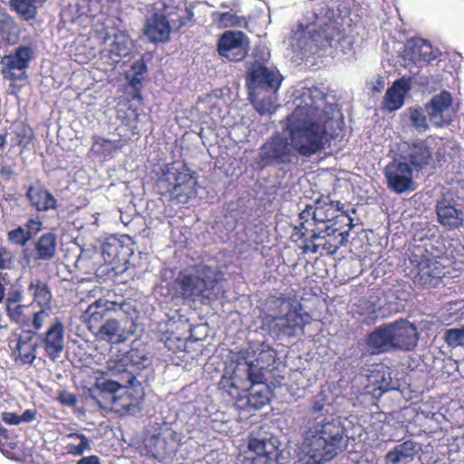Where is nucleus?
Returning a JSON list of instances; mask_svg holds the SVG:
<instances>
[{"mask_svg":"<svg viewBox=\"0 0 464 464\" xmlns=\"http://www.w3.org/2000/svg\"><path fill=\"white\" fill-rule=\"evenodd\" d=\"M347 437L344 425L329 396L321 391L312 400L306 418L304 445L314 464L332 460L342 452Z\"/></svg>","mask_w":464,"mask_h":464,"instance_id":"nucleus-1","label":"nucleus"},{"mask_svg":"<svg viewBox=\"0 0 464 464\" xmlns=\"http://www.w3.org/2000/svg\"><path fill=\"white\" fill-rule=\"evenodd\" d=\"M340 201H333L329 197L320 196L314 204H308L299 213V224L295 226L292 234L293 240L301 241V248L304 253H316L318 246L314 240L323 238V229L318 227L319 224L334 220L336 213L340 211Z\"/></svg>","mask_w":464,"mask_h":464,"instance_id":"nucleus-2","label":"nucleus"},{"mask_svg":"<svg viewBox=\"0 0 464 464\" xmlns=\"http://www.w3.org/2000/svg\"><path fill=\"white\" fill-rule=\"evenodd\" d=\"M156 187L161 196H169L177 203L187 204L197 196L198 179L186 163L171 162L160 169Z\"/></svg>","mask_w":464,"mask_h":464,"instance_id":"nucleus-3","label":"nucleus"},{"mask_svg":"<svg viewBox=\"0 0 464 464\" xmlns=\"http://www.w3.org/2000/svg\"><path fill=\"white\" fill-rule=\"evenodd\" d=\"M288 134L294 152L305 158L324 150L328 142L326 125L317 121L290 125Z\"/></svg>","mask_w":464,"mask_h":464,"instance_id":"nucleus-4","label":"nucleus"},{"mask_svg":"<svg viewBox=\"0 0 464 464\" xmlns=\"http://www.w3.org/2000/svg\"><path fill=\"white\" fill-rule=\"evenodd\" d=\"M312 12L314 15L312 42L320 49L331 46L340 32L333 0H312Z\"/></svg>","mask_w":464,"mask_h":464,"instance_id":"nucleus-5","label":"nucleus"},{"mask_svg":"<svg viewBox=\"0 0 464 464\" xmlns=\"http://www.w3.org/2000/svg\"><path fill=\"white\" fill-rule=\"evenodd\" d=\"M443 268L430 252L420 248L409 257L406 275L415 285L436 286L445 274Z\"/></svg>","mask_w":464,"mask_h":464,"instance_id":"nucleus-6","label":"nucleus"},{"mask_svg":"<svg viewBox=\"0 0 464 464\" xmlns=\"http://www.w3.org/2000/svg\"><path fill=\"white\" fill-rule=\"evenodd\" d=\"M296 154L294 152L289 140L279 133L269 137L260 147L258 160L262 167L275 165H289L294 163Z\"/></svg>","mask_w":464,"mask_h":464,"instance_id":"nucleus-7","label":"nucleus"},{"mask_svg":"<svg viewBox=\"0 0 464 464\" xmlns=\"http://www.w3.org/2000/svg\"><path fill=\"white\" fill-rule=\"evenodd\" d=\"M256 352L251 348L242 349L238 352V358L244 360L247 366V379L252 384H263L266 381L265 372L272 366L276 360V351L268 344L261 343L254 361H248L250 355Z\"/></svg>","mask_w":464,"mask_h":464,"instance_id":"nucleus-8","label":"nucleus"},{"mask_svg":"<svg viewBox=\"0 0 464 464\" xmlns=\"http://www.w3.org/2000/svg\"><path fill=\"white\" fill-rule=\"evenodd\" d=\"M111 363V369L127 373V382L132 384L136 381L135 372L150 367L152 360L145 344L136 346L133 343L127 353L117 356Z\"/></svg>","mask_w":464,"mask_h":464,"instance_id":"nucleus-9","label":"nucleus"},{"mask_svg":"<svg viewBox=\"0 0 464 464\" xmlns=\"http://www.w3.org/2000/svg\"><path fill=\"white\" fill-rule=\"evenodd\" d=\"M34 59V50L29 45H20L1 61V74L13 83L27 79L26 70Z\"/></svg>","mask_w":464,"mask_h":464,"instance_id":"nucleus-10","label":"nucleus"},{"mask_svg":"<svg viewBox=\"0 0 464 464\" xmlns=\"http://www.w3.org/2000/svg\"><path fill=\"white\" fill-rule=\"evenodd\" d=\"M414 170L415 169L408 162L398 159L392 160L386 165L383 171L387 187L396 194L415 190Z\"/></svg>","mask_w":464,"mask_h":464,"instance_id":"nucleus-11","label":"nucleus"},{"mask_svg":"<svg viewBox=\"0 0 464 464\" xmlns=\"http://www.w3.org/2000/svg\"><path fill=\"white\" fill-rule=\"evenodd\" d=\"M218 54L229 62H240L246 58L249 49V40L241 31H226L218 41Z\"/></svg>","mask_w":464,"mask_h":464,"instance_id":"nucleus-12","label":"nucleus"},{"mask_svg":"<svg viewBox=\"0 0 464 464\" xmlns=\"http://www.w3.org/2000/svg\"><path fill=\"white\" fill-rule=\"evenodd\" d=\"M425 105L429 121L436 128L450 125L456 116L453 99L448 91H441L439 94L432 96Z\"/></svg>","mask_w":464,"mask_h":464,"instance_id":"nucleus-13","label":"nucleus"},{"mask_svg":"<svg viewBox=\"0 0 464 464\" xmlns=\"http://www.w3.org/2000/svg\"><path fill=\"white\" fill-rule=\"evenodd\" d=\"M39 347L44 350L46 356L55 361L64 349L65 326L63 321L55 317L44 333L38 334Z\"/></svg>","mask_w":464,"mask_h":464,"instance_id":"nucleus-14","label":"nucleus"},{"mask_svg":"<svg viewBox=\"0 0 464 464\" xmlns=\"http://www.w3.org/2000/svg\"><path fill=\"white\" fill-rule=\"evenodd\" d=\"M136 331V324L134 320L128 316L121 318H108L99 327L97 335L101 340L112 343H124Z\"/></svg>","mask_w":464,"mask_h":464,"instance_id":"nucleus-15","label":"nucleus"},{"mask_svg":"<svg viewBox=\"0 0 464 464\" xmlns=\"http://www.w3.org/2000/svg\"><path fill=\"white\" fill-rule=\"evenodd\" d=\"M247 448L249 451L255 453L250 464H282L280 462L282 450H279V441L276 437L260 439L250 436Z\"/></svg>","mask_w":464,"mask_h":464,"instance_id":"nucleus-16","label":"nucleus"},{"mask_svg":"<svg viewBox=\"0 0 464 464\" xmlns=\"http://www.w3.org/2000/svg\"><path fill=\"white\" fill-rule=\"evenodd\" d=\"M161 7L158 9L168 19L175 31L190 27L195 24L192 6H187L183 0H161Z\"/></svg>","mask_w":464,"mask_h":464,"instance_id":"nucleus-17","label":"nucleus"},{"mask_svg":"<svg viewBox=\"0 0 464 464\" xmlns=\"http://www.w3.org/2000/svg\"><path fill=\"white\" fill-rule=\"evenodd\" d=\"M392 350L411 351L418 342L417 328L406 320L389 324Z\"/></svg>","mask_w":464,"mask_h":464,"instance_id":"nucleus-18","label":"nucleus"},{"mask_svg":"<svg viewBox=\"0 0 464 464\" xmlns=\"http://www.w3.org/2000/svg\"><path fill=\"white\" fill-rule=\"evenodd\" d=\"M118 382L112 380H104L97 382L93 386L87 388L83 392L86 401H91L100 409H110L112 411L114 403V394H117Z\"/></svg>","mask_w":464,"mask_h":464,"instance_id":"nucleus-19","label":"nucleus"},{"mask_svg":"<svg viewBox=\"0 0 464 464\" xmlns=\"http://www.w3.org/2000/svg\"><path fill=\"white\" fill-rule=\"evenodd\" d=\"M402 57L413 64L422 67L436 59L432 45L426 40L414 37L408 39L404 44Z\"/></svg>","mask_w":464,"mask_h":464,"instance_id":"nucleus-20","label":"nucleus"},{"mask_svg":"<svg viewBox=\"0 0 464 464\" xmlns=\"http://www.w3.org/2000/svg\"><path fill=\"white\" fill-rule=\"evenodd\" d=\"M249 77L256 88L270 92L272 95H276L283 81V76L278 71L270 70L262 64L254 66Z\"/></svg>","mask_w":464,"mask_h":464,"instance_id":"nucleus-21","label":"nucleus"},{"mask_svg":"<svg viewBox=\"0 0 464 464\" xmlns=\"http://www.w3.org/2000/svg\"><path fill=\"white\" fill-rule=\"evenodd\" d=\"M433 150L430 146V138L413 140L407 150L409 164L420 171L426 168L432 160Z\"/></svg>","mask_w":464,"mask_h":464,"instance_id":"nucleus-22","label":"nucleus"},{"mask_svg":"<svg viewBox=\"0 0 464 464\" xmlns=\"http://www.w3.org/2000/svg\"><path fill=\"white\" fill-rule=\"evenodd\" d=\"M57 236L53 232L42 234L34 242V248L24 249V255L34 261H49L56 252Z\"/></svg>","mask_w":464,"mask_h":464,"instance_id":"nucleus-23","label":"nucleus"},{"mask_svg":"<svg viewBox=\"0 0 464 464\" xmlns=\"http://www.w3.org/2000/svg\"><path fill=\"white\" fill-rule=\"evenodd\" d=\"M29 206L37 212L46 213L58 209V200L53 193L43 186L28 187L25 192Z\"/></svg>","mask_w":464,"mask_h":464,"instance_id":"nucleus-24","label":"nucleus"},{"mask_svg":"<svg viewBox=\"0 0 464 464\" xmlns=\"http://www.w3.org/2000/svg\"><path fill=\"white\" fill-rule=\"evenodd\" d=\"M141 98L134 96L132 99L124 98L118 102L116 117L121 124L129 127L132 133L138 131V120L140 114Z\"/></svg>","mask_w":464,"mask_h":464,"instance_id":"nucleus-25","label":"nucleus"},{"mask_svg":"<svg viewBox=\"0 0 464 464\" xmlns=\"http://www.w3.org/2000/svg\"><path fill=\"white\" fill-rule=\"evenodd\" d=\"M436 215L438 222L448 230L459 228L463 225V211L445 198L437 202Z\"/></svg>","mask_w":464,"mask_h":464,"instance_id":"nucleus-26","label":"nucleus"},{"mask_svg":"<svg viewBox=\"0 0 464 464\" xmlns=\"http://www.w3.org/2000/svg\"><path fill=\"white\" fill-rule=\"evenodd\" d=\"M411 79L401 77L396 80L386 91L383 97V106L390 111L401 108L404 104L405 96L411 91Z\"/></svg>","mask_w":464,"mask_h":464,"instance_id":"nucleus-27","label":"nucleus"},{"mask_svg":"<svg viewBox=\"0 0 464 464\" xmlns=\"http://www.w3.org/2000/svg\"><path fill=\"white\" fill-rule=\"evenodd\" d=\"M171 25L160 11L154 13L144 27V34L151 43H165L169 40Z\"/></svg>","mask_w":464,"mask_h":464,"instance_id":"nucleus-28","label":"nucleus"},{"mask_svg":"<svg viewBox=\"0 0 464 464\" xmlns=\"http://www.w3.org/2000/svg\"><path fill=\"white\" fill-rule=\"evenodd\" d=\"M283 317L279 318L272 328L276 330L278 334L293 337L297 334L298 331L304 330L306 322L304 314L295 305Z\"/></svg>","mask_w":464,"mask_h":464,"instance_id":"nucleus-29","label":"nucleus"},{"mask_svg":"<svg viewBox=\"0 0 464 464\" xmlns=\"http://www.w3.org/2000/svg\"><path fill=\"white\" fill-rule=\"evenodd\" d=\"M44 227V223L38 218H30L24 227L18 226L7 233V240L17 246H25L27 243Z\"/></svg>","mask_w":464,"mask_h":464,"instance_id":"nucleus-30","label":"nucleus"},{"mask_svg":"<svg viewBox=\"0 0 464 464\" xmlns=\"http://www.w3.org/2000/svg\"><path fill=\"white\" fill-rule=\"evenodd\" d=\"M92 140L89 154L103 160H111L125 145L121 139L111 140L98 134L92 135Z\"/></svg>","mask_w":464,"mask_h":464,"instance_id":"nucleus-31","label":"nucleus"},{"mask_svg":"<svg viewBox=\"0 0 464 464\" xmlns=\"http://www.w3.org/2000/svg\"><path fill=\"white\" fill-rule=\"evenodd\" d=\"M116 304L105 299H98L92 303L84 313L85 321L91 331L99 332V327L107 318L110 311L114 309Z\"/></svg>","mask_w":464,"mask_h":464,"instance_id":"nucleus-32","label":"nucleus"},{"mask_svg":"<svg viewBox=\"0 0 464 464\" xmlns=\"http://www.w3.org/2000/svg\"><path fill=\"white\" fill-rule=\"evenodd\" d=\"M295 306L289 297L285 295H270L267 297L265 308L266 321L272 327L279 318L283 317L289 310Z\"/></svg>","mask_w":464,"mask_h":464,"instance_id":"nucleus-33","label":"nucleus"},{"mask_svg":"<svg viewBox=\"0 0 464 464\" xmlns=\"http://www.w3.org/2000/svg\"><path fill=\"white\" fill-rule=\"evenodd\" d=\"M176 285L183 297L205 296L208 289L207 281L197 275L180 273L176 279Z\"/></svg>","mask_w":464,"mask_h":464,"instance_id":"nucleus-34","label":"nucleus"},{"mask_svg":"<svg viewBox=\"0 0 464 464\" xmlns=\"http://www.w3.org/2000/svg\"><path fill=\"white\" fill-rule=\"evenodd\" d=\"M11 148L19 147L22 151L29 150L30 145L36 140L34 129L24 121L16 120L11 125Z\"/></svg>","mask_w":464,"mask_h":464,"instance_id":"nucleus-35","label":"nucleus"},{"mask_svg":"<svg viewBox=\"0 0 464 464\" xmlns=\"http://www.w3.org/2000/svg\"><path fill=\"white\" fill-rule=\"evenodd\" d=\"M114 403H112V411L115 412H127L135 408L142 394H135L133 383L130 386L121 385L118 382L117 394H114Z\"/></svg>","mask_w":464,"mask_h":464,"instance_id":"nucleus-36","label":"nucleus"},{"mask_svg":"<svg viewBox=\"0 0 464 464\" xmlns=\"http://www.w3.org/2000/svg\"><path fill=\"white\" fill-rule=\"evenodd\" d=\"M366 344L372 354H379L392 350L389 324L379 326L368 334Z\"/></svg>","mask_w":464,"mask_h":464,"instance_id":"nucleus-37","label":"nucleus"},{"mask_svg":"<svg viewBox=\"0 0 464 464\" xmlns=\"http://www.w3.org/2000/svg\"><path fill=\"white\" fill-rule=\"evenodd\" d=\"M420 450L419 444L411 440L400 443L386 454V464L410 462L418 454Z\"/></svg>","mask_w":464,"mask_h":464,"instance_id":"nucleus-38","label":"nucleus"},{"mask_svg":"<svg viewBox=\"0 0 464 464\" xmlns=\"http://www.w3.org/2000/svg\"><path fill=\"white\" fill-rule=\"evenodd\" d=\"M20 34V27L14 18L5 10L0 9V39L8 44H15Z\"/></svg>","mask_w":464,"mask_h":464,"instance_id":"nucleus-39","label":"nucleus"},{"mask_svg":"<svg viewBox=\"0 0 464 464\" xmlns=\"http://www.w3.org/2000/svg\"><path fill=\"white\" fill-rule=\"evenodd\" d=\"M28 292L33 297V302L36 303L41 308H51L53 295L47 283L40 278L32 279L28 285Z\"/></svg>","mask_w":464,"mask_h":464,"instance_id":"nucleus-40","label":"nucleus"},{"mask_svg":"<svg viewBox=\"0 0 464 464\" xmlns=\"http://www.w3.org/2000/svg\"><path fill=\"white\" fill-rule=\"evenodd\" d=\"M41 5V0H9L7 4L12 12L26 22L36 18Z\"/></svg>","mask_w":464,"mask_h":464,"instance_id":"nucleus-41","label":"nucleus"},{"mask_svg":"<svg viewBox=\"0 0 464 464\" xmlns=\"http://www.w3.org/2000/svg\"><path fill=\"white\" fill-rule=\"evenodd\" d=\"M131 44V40L125 33L119 32L115 34L109 49L111 63L117 64L121 62V58L129 56Z\"/></svg>","mask_w":464,"mask_h":464,"instance_id":"nucleus-42","label":"nucleus"},{"mask_svg":"<svg viewBox=\"0 0 464 464\" xmlns=\"http://www.w3.org/2000/svg\"><path fill=\"white\" fill-rule=\"evenodd\" d=\"M265 384V382L263 383ZM253 384L246 397V402L250 409L259 410L270 401V390L266 385L261 387Z\"/></svg>","mask_w":464,"mask_h":464,"instance_id":"nucleus-43","label":"nucleus"},{"mask_svg":"<svg viewBox=\"0 0 464 464\" xmlns=\"http://www.w3.org/2000/svg\"><path fill=\"white\" fill-rule=\"evenodd\" d=\"M380 309L381 306L377 296H371L369 298L362 297L356 304L357 314L371 321H375L377 319Z\"/></svg>","mask_w":464,"mask_h":464,"instance_id":"nucleus-44","label":"nucleus"},{"mask_svg":"<svg viewBox=\"0 0 464 464\" xmlns=\"http://www.w3.org/2000/svg\"><path fill=\"white\" fill-rule=\"evenodd\" d=\"M344 205L341 203L340 211L336 213L334 218L333 232L339 231V236L346 238L349 231L354 227L353 218L349 215L348 210L343 209Z\"/></svg>","mask_w":464,"mask_h":464,"instance_id":"nucleus-45","label":"nucleus"},{"mask_svg":"<svg viewBox=\"0 0 464 464\" xmlns=\"http://www.w3.org/2000/svg\"><path fill=\"white\" fill-rule=\"evenodd\" d=\"M409 118L411 124L419 132H425L429 130V117L426 111V105L424 107L417 106L414 108H409Z\"/></svg>","mask_w":464,"mask_h":464,"instance_id":"nucleus-46","label":"nucleus"},{"mask_svg":"<svg viewBox=\"0 0 464 464\" xmlns=\"http://www.w3.org/2000/svg\"><path fill=\"white\" fill-rule=\"evenodd\" d=\"M39 347L38 342L36 343H31V337L27 340H24L22 337L17 342V353L18 357L24 364H32L35 358V350Z\"/></svg>","mask_w":464,"mask_h":464,"instance_id":"nucleus-47","label":"nucleus"},{"mask_svg":"<svg viewBox=\"0 0 464 464\" xmlns=\"http://www.w3.org/2000/svg\"><path fill=\"white\" fill-rule=\"evenodd\" d=\"M301 103L297 106H301L308 109L318 110L320 103L324 100V93L316 87L307 88L302 92Z\"/></svg>","mask_w":464,"mask_h":464,"instance_id":"nucleus-48","label":"nucleus"},{"mask_svg":"<svg viewBox=\"0 0 464 464\" xmlns=\"http://www.w3.org/2000/svg\"><path fill=\"white\" fill-rule=\"evenodd\" d=\"M123 248V241L115 236L108 237L102 246V255L103 256H108L109 262L118 260Z\"/></svg>","mask_w":464,"mask_h":464,"instance_id":"nucleus-49","label":"nucleus"},{"mask_svg":"<svg viewBox=\"0 0 464 464\" xmlns=\"http://www.w3.org/2000/svg\"><path fill=\"white\" fill-rule=\"evenodd\" d=\"M5 312L10 321L14 322L23 328L28 326L31 314L29 305L21 304L6 309Z\"/></svg>","mask_w":464,"mask_h":464,"instance_id":"nucleus-50","label":"nucleus"},{"mask_svg":"<svg viewBox=\"0 0 464 464\" xmlns=\"http://www.w3.org/2000/svg\"><path fill=\"white\" fill-rule=\"evenodd\" d=\"M68 438L79 440L78 443L70 442L66 445L65 449L69 454L73 456H80L86 450L90 449V441L85 435L81 433H70Z\"/></svg>","mask_w":464,"mask_h":464,"instance_id":"nucleus-51","label":"nucleus"},{"mask_svg":"<svg viewBox=\"0 0 464 464\" xmlns=\"http://www.w3.org/2000/svg\"><path fill=\"white\" fill-rule=\"evenodd\" d=\"M443 339L448 346L451 348L464 345V324L460 328L446 329Z\"/></svg>","mask_w":464,"mask_h":464,"instance_id":"nucleus-52","label":"nucleus"},{"mask_svg":"<svg viewBox=\"0 0 464 464\" xmlns=\"http://www.w3.org/2000/svg\"><path fill=\"white\" fill-rule=\"evenodd\" d=\"M212 17L213 21L220 28L235 26L238 23V17L230 12H215Z\"/></svg>","mask_w":464,"mask_h":464,"instance_id":"nucleus-53","label":"nucleus"},{"mask_svg":"<svg viewBox=\"0 0 464 464\" xmlns=\"http://www.w3.org/2000/svg\"><path fill=\"white\" fill-rule=\"evenodd\" d=\"M276 97L273 95V97H269L268 99H260L255 102V108L261 115L264 114H273L276 112Z\"/></svg>","mask_w":464,"mask_h":464,"instance_id":"nucleus-54","label":"nucleus"},{"mask_svg":"<svg viewBox=\"0 0 464 464\" xmlns=\"http://www.w3.org/2000/svg\"><path fill=\"white\" fill-rule=\"evenodd\" d=\"M24 299L23 291L19 288H12L10 289L6 296L5 297V310L14 307L15 305L21 304L22 301Z\"/></svg>","mask_w":464,"mask_h":464,"instance_id":"nucleus-55","label":"nucleus"},{"mask_svg":"<svg viewBox=\"0 0 464 464\" xmlns=\"http://www.w3.org/2000/svg\"><path fill=\"white\" fill-rule=\"evenodd\" d=\"M48 316L46 309L41 308L40 311L34 312L30 314L29 324L27 328H33L34 331H39L44 323V319Z\"/></svg>","mask_w":464,"mask_h":464,"instance_id":"nucleus-56","label":"nucleus"},{"mask_svg":"<svg viewBox=\"0 0 464 464\" xmlns=\"http://www.w3.org/2000/svg\"><path fill=\"white\" fill-rule=\"evenodd\" d=\"M131 71L133 75L130 82L132 85H136L141 82L142 77L147 72V65L143 60L135 61L131 65Z\"/></svg>","mask_w":464,"mask_h":464,"instance_id":"nucleus-57","label":"nucleus"},{"mask_svg":"<svg viewBox=\"0 0 464 464\" xmlns=\"http://www.w3.org/2000/svg\"><path fill=\"white\" fill-rule=\"evenodd\" d=\"M218 389L223 393H227L231 397H235L236 393H237L238 388L235 384L233 379L231 377L223 376L218 382Z\"/></svg>","mask_w":464,"mask_h":464,"instance_id":"nucleus-58","label":"nucleus"},{"mask_svg":"<svg viewBox=\"0 0 464 464\" xmlns=\"http://www.w3.org/2000/svg\"><path fill=\"white\" fill-rule=\"evenodd\" d=\"M13 261L12 252L7 247L0 245V270L10 268Z\"/></svg>","mask_w":464,"mask_h":464,"instance_id":"nucleus-59","label":"nucleus"},{"mask_svg":"<svg viewBox=\"0 0 464 464\" xmlns=\"http://www.w3.org/2000/svg\"><path fill=\"white\" fill-rule=\"evenodd\" d=\"M57 401L63 405L67 407H74L77 404V396L68 391H61L58 393Z\"/></svg>","mask_w":464,"mask_h":464,"instance_id":"nucleus-60","label":"nucleus"},{"mask_svg":"<svg viewBox=\"0 0 464 464\" xmlns=\"http://www.w3.org/2000/svg\"><path fill=\"white\" fill-rule=\"evenodd\" d=\"M323 238L321 237L320 239L324 240L323 243H316V240H314V245L318 246V248L320 246H322L323 249L326 250L329 254H334L337 252V250L339 249V247L343 245L345 242H346V238H343L341 239V241L338 243V244H332L330 243L329 241H327L324 236H322Z\"/></svg>","mask_w":464,"mask_h":464,"instance_id":"nucleus-61","label":"nucleus"},{"mask_svg":"<svg viewBox=\"0 0 464 464\" xmlns=\"http://www.w3.org/2000/svg\"><path fill=\"white\" fill-rule=\"evenodd\" d=\"M2 420L8 425L20 424L19 415L15 412L5 411L1 414Z\"/></svg>","mask_w":464,"mask_h":464,"instance_id":"nucleus-62","label":"nucleus"},{"mask_svg":"<svg viewBox=\"0 0 464 464\" xmlns=\"http://www.w3.org/2000/svg\"><path fill=\"white\" fill-rule=\"evenodd\" d=\"M37 411L34 409H27L25 410L22 415H19L20 423L21 422H31L33 421L36 417Z\"/></svg>","mask_w":464,"mask_h":464,"instance_id":"nucleus-63","label":"nucleus"},{"mask_svg":"<svg viewBox=\"0 0 464 464\" xmlns=\"http://www.w3.org/2000/svg\"><path fill=\"white\" fill-rule=\"evenodd\" d=\"M76 464H101V462L98 456L91 455L82 458Z\"/></svg>","mask_w":464,"mask_h":464,"instance_id":"nucleus-64","label":"nucleus"}]
</instances>
